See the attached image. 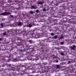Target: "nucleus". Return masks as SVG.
<instances>
[{"label": "nucleus", "mask_w": 76, "mask_h": 76, "mask_svg": "<svg viewBox=\"0 0 76 76\" xmlns=\"http://www.w3.org/2000/svg\"><path fill=\"white\" fill-rule=\"evenodd\" d=\"M51 22V23H52V22Z\"/></svg>", "instance_id": "32"}, {"label": "nucleus", "mask_w": 76, "mask_h": 76, "mask_svg": "<svg viewBox=\"0 0 76 76\" xmlns=\"http://www.w3.org/2000/svg\"><path fill=\"white\" fill-rule=\"evenodd\" d=\"M43 64L44 66H45V65H47V63H43Z\"/></svg>", "instance_id": "19"}, {"label": "nucleus", "mask_w": 76, "mask_h": 76, "mask_svg": "<svg viewBox=\"0 0 76 76\" xmlns=\"http://www.w3.org/2000/svg\"><path fill=\"white\" fill-rule=\"evenodd\" d=\"M37 8V7H35L34 5L32 6L31 7V9H36Z\"/></svg>", "instance_id": "5"}, {"label": "nucleus", "mask_w": 76, "mask_h": 76, "mask_svg": "<svg viewBox=\"0 0 76 76\" xmlns=\"http://www.w3.org/2000/svg\"><path fill=\"white\" fill-rule=\"evenodd\" d=\"M61 45H63L64 44V42H61Z\"/></svg>", "instance_id": "14"}, {"label": "nucleus", "mask_w": 76, "mask_h": 76, "mask_svg": "<svg viewBox=\"0 0 76 76\" xmlns=\"http://www.w3.org/2000/svg\"><path fill=\"white\" fill-rule=\"evenodd\" d=\"M55 56V55H52V57H53Z\"/></svg>", "instance_id": "28"}, {"label": "nucleus", "mask_w": 76, "mask_h": 76, "mask_svg": "<svg viewBox=\"0 0 76 76\" xmlns=\"http://www.w3.org/2000/svg\"><path fill=\"white\" fill-rule=\"evenodd\" d=\"M10 16H11V17H12V18H13V16L12 15H10Z\"/></svg>", "instance_id": "25"}, {"label": "nucleus", "mask_w": 76, "mask_h": 76, "mask_svg": "<svg viewBox=\"0 0 76 76\" xmlns=\"http://www.w3.org/2000/svg\"><path fill=\"white\" fill-rule=\"evenodd\" d=\"M3 34L4 35H6L7 34L6 33L4 32L3 33Z\"/></svg>", "instance_id": "16"}, {"label": "nucleus", "mask_w": 76, "mask_h": 76, "mask_svg": "<svg viewBox=\"0 0 76 76\" xmlns=\"http://www.w3.org/2000/svg\"><path fill=\"white\" fill-rule=\"evenodd\" d=\"M53 20V22H54V20Z\"/></svg>", "instance_id": "29"}, {"label": "nucleus", "mask_w": 76, "mask_h": 76, "mask_svg": "<svg viewBox=\"0 0 76 76\" xmlns=\"http://www.w3.org/2000/svg\"><path fill=\"white\" fill-rule=\"evenodd\" d=\"M36 12H37V13H39V10H36Z\"/></svg>", "instance_id": "17"}, {"label": "nucleus", "mask_w": 76, "mask_h": 76, "mask_svg": "<svg viewBox=\"0 0 76 76\" xmlns=\"http://www.w3.org/2000/svg\"><path fill=\"white\" fill-rule=\"evenodd\" d=\"M11 13L8 12H5L0 14V15H2V16H7V15H10Z\"/></svg>", "instance_id": "2"}, {"label": "nucleus", "mask_w": 76, "mask_h": 76, "mask_svg": "<svg viewBox=\"0 0 76 76\" xmlns=\"http://www.w3.org/2000/svg\"><path fill=\"white\" fill-rule=\"evenodd\" d=\"M60 66L58 65H57L56 66V67L57 68V69H59L60 68Z\"/></svg>", "instance_id": "7"}, {"label": "nucleus", "mask_w": 76, "mask_h": 76, "mask_svg": "<svg viewBox=\"0 0 76 76\" xmlns=\"http://www.w3.org/2000/svg\"><path fill=\"white\" fill-rule=\"evenodd\" d=\"M63 38V36H62L60 38L61 39H62Z\"/></svg>", "instance_id": "21"}, {"label": "nucleus", "mask_w": 76, "mask_h": 76, "mask_svg": "<svg viewBox=\"0 0 76 76\" xmlns=\"http://www.w3.org/2000/svg\"><path fill=\"white\" fill-rule=\"evenodd\" d=\"M15 67H16V66L13 65V64H10L9 70H12V71H15Z\"/></svg>", "instance_id": "1"}, {"label": "nucleus", "mask_w": 76, "mask_h": 76, "mask_svg": "<svg viewBox=\"0 0 76 76\" xmlns=\"http://www.w3.org/2000/svg\"><path fill=\"white\" fill-rule=\"evenodd\" d=\"M63 13V14H62V16H64V15H66V14L65 13V12H62Z\"/></svg>", "instance_id": "11"}, {"label": "nucleus", "mask_w": 76, "mask_h": 76, "mask_svg": "<svg viewBox=\"0 0 76 76\" xmlns=\"http://www.w3.org/2000/svg\"><path fill=\"white\" fill-rule=\"evenodd\" d=\"M15 60H14V61H15Z\"/></svg>", "instance_id": "30"}, {"label": "nucleus", "mask_w": 76, "mask_h": 76, "mask_svg": "<svg viewBox=\"0 0 76 76\" xmlns=\"http://www.w3.org/2000/svg\"><path fill=\"white\" fill-rule=\"evenodd\" d=\"M29 42H30V43H31L32 42V40H29Z\"/></svg>", "instance_id": "22"}, {"label": "nucleus", "mask_w": 76, "mask_h": 76, "mask_svg": "<svg viewBox=\"0 0 76 76\" xmlns=\"http://www.w3.org/2000/svg\"><path fill=\"white\" fill-rule=\"evenodd\" d=\"M32 36L34 38H35L36 37V36H37V35H36L35 34H33Z\"/></svg>", "instance_id": "9"}, {"label": "nucleus", "mask_w": 76, "mask_h": 76, "mask_svg": "<svg viewBox=\"0 0 76 76\" xmlns=\"http://www.w3.org/2000/svg\"><path fill=\"white\" fill-rule=\"evenodd\" d=\"M15 32H16V31H15Z\"/></svg>", "instance_id": "34"}, {"label": "nucleus", "mask_w": 76, "mask_h": 76, "mask_svg": "<svg viewBox=\"0 0 76 76\" xmlns=\"http://www.w3.org/2000/svg\"><path fill=\"white\" fill-rule=\"evenodd\" d=\"M32 26V25L31 24H30L28 25V27L29 28H31Z\"/></svg>", "instance_id": "10"}, {"label": "nucleus", "mask_w": 76, "mask_h": 76, "mask_svg": "<svg viewBox=\"0 0 76 76\" xmlns=\"http://www.w3.org/2000/svg\"><path fill=\"white\" fill-rule=\"evenodd\" d=\"M76 47L75 45H72V47L71 46V50H75V48H76Z\"/></svg>", "instance_id": "3"}, {"label": "nucleus", "mask_w": 76, "mask_h": 76, "mask_svg": "<svg viewBox=\"0 0 76 76\" xmlns=\"http://www.w3.org/2000/svg\"><path fill=\"white\" fill-rule=\"evenodd\" d=\"M43 12H45V11H46V9H45V8L43 9Z\"/></svg>", "instance_id": "20"}, {"label": "nucleus", "mask_w": 76, "mask_h": 76, "mask_svg": "<svg viewBox=\"0 0 76 76\" xmlns=\"http://www.w3.org/2000/svg\"><path fill=\"white\" fill-rule=\"evenodd\" d=\"M56 63H58V60H56Z\"/></svg>", "instance_id": "24"}, {"label": "nucleus", "mask_w": 76, "mask_h": 76, "mask_svg": "<svg viewBox=\"0 0 76 76\" xmlns=\"http://www.w3.org/2000/svg\"><path fill=\"white\" fill-rule=\"evenodd\" d=\"M20 51L21 52H22L23 51V50H20Z\"/></svg>", "instance_id": "23"}, {"label": "nucleus", "mask_w": 76, "mask_h": 76, "mask_svg": "<svg viewBox=\"0 0 76 76\" xmlns=\"http://www.w3.org/2000/svg\"><path fill=\"white\" fill-rule=\"evenodd\" d=\"M2 40V38H0V41H1Z\"/></svg>", "instance_id": "26"}, {"label": "nucleus", "mask_w": 76, "mask_h": 76, "mask_svg": "<svg viewBox=\"0 0 76 76\" xmlns=\"http://www.w3.org/2000/svg\"><path fill=\"white\" fill-rule=\"evenodd\" d=\"M38 4H41L42 5L43 4V2H37Z\"/></svg>", "instance_id": "6"}, {"label": "nucleus", "mask_w": 76, "mask_h": 76, "mask_svg": "<svg viewBox=\"0 0 76 76\" xmlns=\"http://www.w3.org/2000/svg\"><path fill=\"white\" fill-rule=\"evenodd\" d=\"M22 22H17V25L18 26H22Z\"/></svg>", "instance_id": "4"}, {"label": "nucleus", "mask_w": 76, "mask_h": 76, "mask_svg": "<svg viewBox=\"0 0 76 76\" xmlns=\"http://www.w3.org/2000/svg\"><path fill=\"white\" fill-rule=\"evenodd\" d=\"M30 13L31 14H33V13H34V12L32 11H30Z\"/></svg>", "instance_id": "13"}, {"label": "nucleus", "mask_w": 76, "mask_h": 76, "mask_svg": "<svg viewBox=\"0 0 76 76\" xmlns=\"http://www.w3.org/2000/svg\"><path fill=\"white\" fill-rule=\"evenodd\" d=\"M60 54L61 56H64V53H61Z\"/></svg>", "instance_id": "15"}, {"label": "nucleus", "mask_w": 76, "mask_h": 76, "mask_svg": "<svg viewBox=\"0 0 76 76\" xmlns=\"http://www.w3.org/2000/svg\"><path fill=\"white\" fill-rule=\"evenodd\" d=\"M16 31H17V30H16Z\"/></svg>", "instance_id": "33"}, {"label": "nucleus", "mask_w": 76, "mask_h": 76, "mask_svg": "<svg viewBox=\"0 0 76 76\" xmlns=\"http://www.w3.org/2000/svg\"><path fill=\"white\" fill-rule=\"evenodd\" d=\"M68 63H70V61H69L68 62Z\"/></svg>", "instance_id": "27"}, {"label": "nucleus", "mask_w": 76, "mask_h": 76, "mask_svg": "<svg viewBox=\"0 0 76 76\" xmlns=\"http://www.w3.org/2000/svg\"><path fill=\"white\" fill-rule=\"evenodd\" d=\"M54 35V33H52L51 34V35H52V36H53Z\"/></svg>", "instance_id": "18"}, {"label": "nucleus", "mask_w": 76, "mask_h": 76, "mask_svg": "<svg viewBox=\"0 0 76 76\" xmlns=\"http://www.w3.org/2000/svg\"><path fill=\"white\" fill-rule=\"evenodd\" d=\"M58 37V36H55L54 37V38H55V39H56V38H57Z\"/></svg>", "instance_id": "12"}, {"label": "nucleus", "mask_w": 76, "mask_h": 76, "mask_svg": "<svg viewBox=\"0 0 76 76\" xmlns=\"http://www.w3.org/2000/svg\"><path fill=\"white\" fill-rule=\"evenodd\" d=\"M59 13H61V12H59Z\"/></svg>", "instance_id": "31"}, {"label": "nucleus", "mask_w": 76, "mask_h": 76, "mask_svg": "<svg viewBox=\"0 0 76 76\" xmlns=\"http://www.w3.org/2000/svg\"><path fill=\"white\" fill-rule=\"evenodd\" d=\"M0 26H1V27H3V26H4V25H3V23H1Z\"/></svg>", "instance_id": "8"}]
</instances>
